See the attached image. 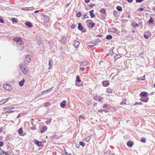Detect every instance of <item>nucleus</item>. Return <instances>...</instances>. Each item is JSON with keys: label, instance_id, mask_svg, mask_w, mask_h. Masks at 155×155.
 <instances>
[{"label": "nucleus", "instance_id": "1", "mask_svg": "<svg viewBox=\"0 0 155 155\" xmlns=\"http://www.w3.org/2000/svg\"><path fill=\"white\" fill-rule=\"evenodd\" d=\"M20 68L22 72L25 74H26L28 72V71L27 69H26L24 66L22 64H20L19 65Z\"/></svg>", "mask_w": 155, "mask_h": 155}, {"label": "nucleus", "instance_id": "2", "mask_svg": "<svg viewBox=\"0 0 155 155\" xmlns=\"http://www.w3.org/2000/svg\"><path fill=\"white\" fill-rule=\"evenodd\" d=\"M3 87L5 89L7 90L11 91L12 89L11 86L9 84H4Z\"/></svg>", "mask_w": 155, "mask_h": 155}, {"label": "nucleus", "instance_id": "3", "mask_svg": "<svg viewBox=\"0 0 155 155\" xmlns=\"http://www.w3.org/2000/svg\"><path fill=\"white\" fill-rule=\"evenodd\" d=\"M30 60V56L29 55H27L25 58L24 61L25 63V64H28Z\"/></svg>", "mask_w": 155, "mask_h": 155}, {"label": "nucleus", "instance_id": "4", "mask_svg": "<svg viewBox=\"0 0 155 155\" xmlns=\"http://www.w3.org/2000/svg\"><path fill=\"white\" fill-rule=\"evenodd\" d=\"M67 39L64 36L61 37V42L63 44H65L67 42Z\"/></svg>", "mask_w": 155, "mask_h": 155}, {"label": "nucleus", "instance_id": "5", "mask_svg": "<svg viewBox=\"0 0 155 155\" xmlns=\"http://www.w3.org/2000/svg\"><path fill=\"white\" fill-rule=\"evenodd\" d=\"M80 44V42L78 41H74L73 42V45L76 48L78 47Z\"/></svg>", "mask_w": 155, "mask_h": 155}, {"label": "nucleus", "instance_id": "6", "mask_svg": "<svg viewBox=\"0 0 155 155\" xmlns=\"http://www.w3.org/2000/svg\"><path fill=\"white\" fill-rule=\"evenodd\" d=\"M92 43L93 44L92 45H97L100 42L99 39H97L96 40L93 41H92Z\"/></svg>", "mask_w": 155, "mask_h": 155}, {"label": "nucleus", "instance_id": "7", "mask_svg": "<svg viewBox=\"0 0 155 155\" xmlns=\"http://www.w3.org/2000/svg\"><path fill=\"white\" fill-rule=\"evenodd\" d=\"M140 96L141 97H146L147 96V94L146 92H143L140 93Z\"/></svg>", "mask_w": 155, "mask_h": 155}, {"label": "nucleus", "instance_id": "8", "mask_svg": "<svg viewBox=\"0 0 155 155\" xmlns=\"http://www.w3.org/2000/svg\"><path fill=\"white\" fill-rule=\"evenodd\" d=\"M94 99L96 101H101L102 100V98L101 97L99 96H96L94 97Z\"/></svg>", "mask_w": 155, "mask_h": 155}, {"label": "nucleus", "instance_id": "9", "mask_svg": "<svg viewBox=\"0 0 155 155\" xmlns=\"http://www.w3.org/2000/svg\"><path fill=\"white\" fill-rule=\"evenodd\" d=\"M25 25L29 28H32V25L29 21H27L25 23Z\"/></svg>", "mask_w": 155, "mask_h": 155}, {"label": "nucleus", "instance_id": "10", "mask_svg": "<svg viewBox=\"0 0 155 155\" xmlns=\"http://www.w3.org/2000/svg\"><path fill=\"white\" fill-rule=\"evenodd\" d=\"M102 84L104 87H107L109 85V83L108 81H105L102 82Z\"/></svg>", "mask_w": 155, "mask_h": 155}, {"label": "nucleus", "instance_id": "11", "mask_svg": "<svg viewBox=\"0 0 155 155\" xmlns=\"http://www.w3.org/2000/svg\"><path fill=\"white\" fill-rule=\"evenodd\" d=\"M35 144L37 145L38 147H40L41 146L42 143L41 142L37 140H35Z\"/></svg>", "mask_w": 155, "mask_h": 155}, {"label": "nucleus", "instance_id": "12", "mask_svg": "<svg viewBox=\"0 0 155 155\" xmlns=\"http://www.w3.org/2000/svg\"><path fill=\"white\" fill-rule=\"evenodd\" d=\"M52 65H53V62H52V60H50L49 61L48 65H49V67L48 68V70H49L52 68Z\"/></svg>", "mask_w": 155, "mask_h": 155}, {"label": "nucleus", "instance_id": "13", "mask_svg": "<svg viewBox=\"0 0 155 155\" xmlns=\"http://www.w3.org/2000/svg\"><path fill=\"white\" fill-rule=\"evenodd\" d=\"M25 80L24 78H23L22 80L19 82V85L20 87H22L24 85V83L25 82Z\"/></svg>", "mask_w": 155, "mask_h": 155}, {"label": "nucleus", "instance_id": "14", "mask_svg": "<svg viewBox=\"0 0 155 155\" xmlns=\"http://www.w3.org/2000/svg\"><path fill=\"white\" fill-rule=\"evenodd\" d=\"M88 64V62L87 61H82L80 64L82 66H86Z\"/></svg>", "mask_w": 155, "mask_h": 155}, {"label": "nucleus", "instance_id": "15", "mask_svg": "<svg viewBox=\"0 0 155 155\" xmlns=\"http://www.w3.org/2000/svg\"><path fill=\"white\" fill-rule=\"evenodd\" d=\"M94 10H91L89 11L90 15L91 18H94L95 17V15L93 13Z\"/></svg>", "mask_w": 155, "mask_h": 155}, {"label": "nucleus", "instance_id": "16", "mask_svg": "<svg viewBox=\"0 0 155 155\" xmlns=\"http://www.w3.org/2000/svg\"><path fill=\"white\" fill-rule=\"evenodd\" d=\"M14 107H5L4 109V110L5 111H9L8 110H11L14 109Z\"/></svg>", "mask_w": 155, "mask_h": 155}, {"label": "nucleus", "instance_id": "17", "mask_svg": "<svg viewBox=\"0 0 155 155\" xmlns=\"http://www.w3.org/2000/svg\"><path fill=\"white\" fill-rule=\"evenodd\" d=\"M47 127H43L40 130V132L41 133H43L47 130Z\"/></svg>", "mask_w": 155, "mask_h": 155}, {"label": "nucleus", "instance_id": "18", "mask_svg": "<svg viewBox=\"0 0 155 155\" xmlns=\"http://www.w3.org/2000/svg\"><path fill=\"white\" fill-rule=\"evenodd\" d=\"M127 145L129 147H131L133 145V143L132 141H129L127 142Z\"/></svg>", "mask_w": 155, "mask_h": 155}, {"label": "nucleus", "instance_id": "19", "mask_svg": "<svg viewBox=\"0 0 155 155\" xmlns=\"http://www.w3.org/2000/svg\"><path fill=\"white\" fill-rule=\"evenodd\" d=\"M33 7H24L21 8L22 10H31L33 9Z\"/></svg>", "mask_w": 155, "mask_h": 155}, {"label": "nucleus", "instance_id": "20", "mask_svg": "<svg viewBox=\"0 0 155 155\" xmlns=\"http://www.w3.org/2000/svg\"><path fill=\"white\" fill-rule=\"evenodd\" d=\"M66 105V101H63L60 103V106L62 107H64Z\"/></svg>", "mask_w": 155, "mask_h": 155}, {"label": "nucleus", "instance_id": "21", "mask_svg": "<svg viewBox=\"0 0 155 155\" xmlns=\"http://www.w3.org/2000/svg\"><path fill=\"white\" fill-rule=\"evenodd\" d=\"M78 28L80 30H82L83 29V27L82 26L80 23L78 24Z\"/></svg>", "mask_w": 155, "mask_h": 155}, {"label": "nucleus", "instance_id": "22", "mask_svg": "<svg viewBox=\"0 0 155 155\" xmlns=\"http://www.w3.org/2000/svg\"><path fill=\"white\" fill-rule=\"evenodd\" d=\"M10 97H9V98H5V99H2V100H3V102H2V104H5L7 101H8L9 99H10Z\"/></svg>", "mask_w": 155, "mask_h": 155}, {"label": "nucleus", "instance_id": "23", "mask_svg": "<svg viewBox=\"0 0 155 155\" xmlns=\"http://www.w3.org/2000/svg\"><path fill=\"white\" fill-rule=\"evenodd\" d=\"M11 21H12L13 23H17L18 22V20L17 19L14 18H12Z\"/></svg>", "mask_w": 155, "mask_h": 155}, {"label": "nucleus", "instance_id": "24", "mask_svg": "<svg viewBox=\"0 0 155 155\" xmlns=\"http://www.w3.org/2000/svg\"><path fill=\"white\" fill-rule=\"evenodd\" d=\"M106 91L108 93H112V89L110 87H108Z\"/></svg>", "mask_w": 155, "mask_h": 155}, {"label": "nucleus", "instance_id": "25", "mask_svg": "<svg viewBox=\"0 0 155 155\" xmlns=\"http://www.w3.org/2000/svg\"><path fill=\"white\" fill-rule=\"evenodd\" d=\"M88 17L87 16V13H84V15L82 16V18L83 19H85V18H87Z\"/></svg>", "mask_w": 155, "mask_h": 155}, {"label": "nucleus", "instance_id": "26", "mask_svg": "<svg viewBox=\"0 0 155 155\" xmlns=\"http://www.w3.org/2000/svg\"><path fill=\"white\" fill-rule=\"evenodd\" d=\"M95 25V23L94 22L90 23L89 24V26L91 28H93Z\"/></svg>", "mask_w": 155, "mask_h": 155}, {"label": "nucleus", "instance_id": "27", "mask_svg": "<svg viewBox=\"0 0 155 155\" xmlns=\"http://www.w3.org/2000/svg\"><path fill=\"white\" fill-rule=\"evenodd\" d=\"M112 36L110 35H108L106 37V38L108 40H110L112 38Z\"/></svg>", "mask_w": 155, "mask_h": 155}, {"label": "nucleus", "instance_id": "28", "mask_svg": "<svg viewBox=\"0 0 155 155\" xmlns=\"http://www.w3.org/2000/svg\"><path fill=\"white\" fill-rule=\"evenodd\" d=\"M149 23L150 24H153L154 23V21L152 18H150L149 20Z\"/></svg>", "mask_w": 155, "mask_h": 155}, {"label": "nucleus", "instance_id": "29", "mask_svg": "<svg viewBox=\"0 0 155 155\" xmlns=\"http://www.w3.org/2000/svg\"><path fill=\"white\" fill-rule=\"evenodd\" d=\"M20 39V38H19L17 37H15L13 39V40L16 41V42L18 43Z\"/></svg>", "mask_w": 155, "mask_h": 155}, {"label": "nucleus", "instance_id": "30", "mask_svg": "<svg viewBox=\"0 0 155 155\" xmlns=\"http://www.w3.org/2000/svg\"><path fill=\"white\" fill-rule=\"evenodd\" d=\"M91 139L90 136H87L85 138V140L87 142H89Z\"/></svg>", "mask_w": 155, "mask_h": 155}, {"label": "nucleus", "instance_id": "31", "mask_svg": "<svg viewBox=\"0 0 155 155\" xmlns=\"http://www.w3.org/2000/svg\"><path fill=\"white\" fill-rule=\"evenodd\" d=\"M141 141L143 143H145L146 142V139L144 137H142L141 138Z\"/></svg>", "mask_w": 155, "mask_h": 155}, {"label": "nucleus", "instance_id": "32", "mask_svg": "<svg viewBox=\"0 0 155 155\" xmlns=\"http://www.w3.org/2000/svg\"><path fill=\"white\" fill-rule=\"evenodd\" d=\"M116 8L118 11H122V8L120 6H117Z\"/></svg>", "mask_w": 155, "mask_h": 155}, {"label": "nucleus", "instance_id": "33", "mask_svg": "<svg viewBox=\"0 0 155 155\" xmlns=\"http://www.w3.org/2000/svg\"><path fill=\"white\" fill-rule=\"evenodd\" d=\"M18 132L20 134H22L23 133L22 129L21 128H19L18 130Z\"/></svg>", "mask_w": 155, "mask_h": 155}, {"label": "nucleus", "instance_id": "34", "mask_svg": "<svg viewBox=\"0 0 155 155\" xmlns=\"http://www.w3.org/2000/svg\"><path fill=\"white\" fill-rule=\"evenodd\" d=\"M143 99V102H148V101L149 98H148V97H146L145 99Z\"/></svg>", "mask_w": 155, "mask_h": 155}, {"label": "nucleus", "instance_id": "35", "mask_svg": "<svg viewBox=\"0 0 155 155\" xmlns=\"http://www.w3.org/2000/svg\"><path fill=\"white\" fill-rule=\"evenodd\" d=\"M101 12L104 14H105L106 13V12L104 8H102L101 10Z\"/></svg>", "mask_w": 155, "mask_h": 155}, {"label": "nucleus", "instance_id": "36", "mask_svg": "<svg viewBox=\"0 0 155 155\" xmlns=\"http://www.w3.org/2000/svg\"><path fill=\"white\" fill-rule=\"evenodd\" d=\"M18 44V45H21L23 44V41H22L21 39L18 41V42L17 43Z\"/></svg>", "mask_w": 155, "mask_h": 155}, {"label": "nucleus", "instance_id": "37", "mask_svg": "<svg viewBox=\"0 0 155 155\" xmlns=\"http://www.w3.org/2000/svg\"><path fill=\"white\" fill-rule=\"evenodd\" d=\"M76 81L78 82H80L81 81L80 77L78 76H77L76 78Z\"/></svg>", "mask_w": 155, "mask_h": 155}, {"label": "nucleus", "instance_id": "38", "mask_svg": "<svg viewBox=\"0 0 155 155\" xmlns=\"http://www.w3.org/2000/svg\"><path fill=\"white\" fill-rule=\"evenodd\" d=\"M79 144L83 147L85 146V143L81 141L79 142Z\"/></svg>", "mask_w": 155, "mask_h": 155}, {"label": "nucleus", "instance_id": "39", "mask_svg": "<svg viewBox=\"0 0 155 155\" xmlns=\"http://www.w3.org/2000/svg\"><path fill=\"white\" fill-rule=\"evenodd\" d=\"M14 112V110H9V111H6L5 112V113H13Z\"/></svg>", "mask_w": 155, "mask_h": 155}, {"label": "nucleus", "instance_id": "40", "mask_svg": "<svg viewBox=\"0 0 155 155\" xmlns=\"http://www.w3.org/2000/svg\"><path fill=\"white\" fill-rule=\"evenodd\" d=\"M120 55H117L114 57V59H117L118 58H120Z\"/></svg>", "mask_w": 155, "mask_h": 155}, {"label": "nucleus", "instance_id": "41", "mask_svg": "<svg viewBox=\"0 0 155 155\" xmlns=\"http://www.w3.org/2000/svg\"><path fill=\"white\" fill-rule=\"evenodd\" d=\"M75 27L76 26L75 24H73L71 25V28L72 29H74L75 28Z\"/></svg>", "mask_w": 155, "mask_h": 155}, {"label": "nucleus", "instance_id": "42", "mask_svg": "<svg viewBox=\"0 0 155 155\" xmlns=\"http://www.w3.org/2000/svg\"><path fill=\"white\" fill-rule=\"evenodd\" d=\"M124 101H123L122 103H120V104L121 105L126 104V103H125L126 100H125V99H124Z\"/></svg>", "mask_w": 155, "mask_h": 155}, {"label": "nucleus", "instance_id": "43", "mask_svg": "<svg viewBox=\"0 0 155 155\" xmlns=\"http://www.w3.org/2000/svg\"><path fill=\"white\" fill-rule=\"evenodd\" d=\"M142 104V103L141 102H136L134 104V105H137V104H140V105H141Z\"/></svg>", "mask_w": 155, "mask_h": 155}, {"label": "nucleus", "instance_id": "44", "mask_svg": "<svg viewBox=\"0 0 155 155\" xmlns=\"http://www.w3.org/2000/svg\"><path fill=\"white\" fill-rule=\"evenodd\" d=\"M77 16L78 17H80L81 16V12H79L77 14Z\"/></svg>", "mask_w": 155, "mask_h": 155}, {"label": "nucleus", "instance_id": "45", "mask_svg": "<svg viewBox=\"0 0 155 155\" xmlns=\"http://www.w3.org/2000/svg\"><path fill=\"white\" fill-rule=\"evenodd\" d=\"M117 12L116 11H114V12H113V13H114V15H115V16H116L117 15Z\"/></svg>", "mask_w": 155, "mask_h": 155}, {"label": "nucleus", "instance_id": "46", "mask_svg": "<svg viewBox=\"0 0 155 155\" xmlns=\"http://www.w3.org/2000/svg\"><path fill=\"white\" fill-rule=\"evenodd\" d=\"M144 10V8H139L138 9V11L140 12L142 11H143Z\"/></svg>", "mask_w": 155, "mask_h": 155}, {"label": "nucleus", "instance_id": "47", "mask_svg": "<svg viewBox=\"0 0 155 155\" xmlns=\"http://www.w3.org/2000/svg\"><path fill=\"white\" fill-rule=\"evenodd\" d=\"M64 152L66 155H71V154H68V153L66 152L65 149Z\"/></svg>", "mask_w": 155, "mask_h": 155}, {"label": "nucleus", "instance_id": "48", "mask_svg": "<svg viewBox=\"0 0 155 155\" xmlns=\"http://www.w3.org/2000/svg\"><path fill=\"white\" fill-rule=\"evenodd\" d=\"M144 38L146 39H148V38H149V36L147 35H144Z\"/></svg>", "mask_w": 155, "mask_h": 155}, {"label": "nucleus", "instance_id": "49", "mask_svg": "<svg viewBox=\"0 0 155 155\" xmlns=\"http://www.w3.org/2000/svg\"><path fill=\"white\" fill-rule=\"evenodd\" d=\"M53 87H52L50 88H49L46 91H42V94H44L45 93V91H49V90H50Z\"/></svg>", "mask_w": 155, "mask_h": 155}, {"label": "nucleus", "instance_id": "50", "mask_svg": "<svg viewBox=\"0 0 155 155\" xmlns=\"http://www.w3.org/2000/svg\"><path fill=\"white\" fill-rule=\"evenodd\" d=\"M134 28H135L136 27H138L139 26V25L137 24V23H136L134 25Z\"/></svg>", "mask_w": 155, "mask_h": 155}, {"label": "nucleus", "instance_id": "51", "mask_svg": "<svg viewBox=\"0 0 155 155\" xmlns=\"http://www.w3.org/2000/svg\"><path fill=\"white\" fill-rule=\"evenodd\" d=\"M51 120H48L46 123L47 124H49L51 123Z\"/></svg>", "mask_w": 155, "mask_h": 155}, {"label": "nucleus", "instance_id": "52", "mask_svg": "<svg viewBox=\"0 0 155 155\" xmlns=\"http://www.w3.org/2000/svg\"><path fill=\"white\" fill-rule=\"evenodd\" d=\"M113 30L114 31V32H116L117 31V29L115 28H113Z\"/></svg>", "mask_w": 155, "mask_h": 155}, {"label": "nucleus", "instance_id": "53", "mask_svg": "<svg viewBox=\"0 0 155 155\" xmlns=\"http://www.w3.org/2000/svg\"><path fill=\"white\" fill-rule=\"evenodd\" d=\"M3 144H4L2 142L0 141V146H2Z\"/></svg>", "mask_w": 155, "mask_h": 155}, {"label": "nucleus", "instance_id": "54", "mask_svg": "<svg viewBox=\"0 0 155 155\" xmlns=\"http://www.w3.org/2000/svg\"><path fill=\"white\" fill-rule=\"evenodd\" d=\"M143 1V0H136V2H141Z\"/></svg>", "mask_w": 155, "mask_h": 155}, {"label": "nucleus", "instance_id": "55", "mask_svg": "<svg viewBox=\"0 0 155 155\" xmlns=\"http://www.w3.org/2000/svg\"><path fill=\"white\" fill-rule=\"evenodd\" d=\"M0 23H3V20L2 18H0Z\"/></svg>", "mask_w": 155, "mask_h": 155}, {"label": "nucleus", "instance_id": "56", "mask_svg": "<svg viewBox=\"0 0 155 155\" xmlns=\"http://www.w3.org/2000/svg\"><path fill=\"white\" fill-rule=\"evenodd\" d=\"M79 118H82V119H84V117L83 116H82V115H80L79 116Z\"/></svg>", "mask_w": 155, "mask_h": 155}, {"label": "nucleus", "instance_id": "57", "mask_svg": "<svg viewBox=\"0 0 155 155\" xmlns=\"http://www.w3.org/2000/svg\"><path fill=\"white\" fill-rule=\"evenodd\" d=\"M95 5V4H91V5H89V7H91L92 8L93 6H94Z\"/></svg>", "mask_w": 155, "mask_h": 155}, {"label": "nucleus", "instance_id": "58", "mask_svg": "<svg viewBox=\"0 0 155 155\" xmlns=\"http://www.w3.org/2000/svg\"><path fill=\"white\" fill-rule=\"evenodd\" d=\"M80 68L81 71H84V68L83 67H81Z\"/></svg>", "mask_w": 155, "mask_h": 155}, {"label": "nucleus", "instance_id": "59", "mask_svg": "<svg viewBox=\"0 0 155 155\" xmlns=\"http://www.w3.org/2000/svg\"><path fill=\"white\" fill-rule=\"evenodd\" d=\"M84 2L85 3H88L90 2V0H85Z\"/></svg>", "mask_w": 155, "mask_h": 155}, {"label": "nucleus", "instance_id": "60", "mask_svg": "<svg viewBox=\"0 0 155 155\" xmlns=\"http://www.w3.org/2000/svg\"><path fill=\"white\" fill-rule=\"evenodd\" d=\"M145 75H144L143 77H141L142 78V80H145Z\"/></svg>", "mask_w": 155, "mask_h": 155}, {"label": "nucleus", "instance_id": "61", "mask_svg": "<svg viewBox=\"0 0 155 155\" xmlns=\"http://www.w3.org/2000/svg\"><path fill=\"white\" fill-rule=\"evenodd\" d=\"M133 1V0H127V1L129 3H131Z\"/></svg>", "mask_w": 155, "mask_h": 155}, {"label": "nucleus", "instance_id": "62", "mask_svg": "<svg viewBox=\"0 0 155 155\" xmlns=\"http://www.w3.org/2000/svg\"><path fill=\"white\" fill-rule=\"evenodd\" d=\"M3 102L2 99L1 101H0V105L2 104H2V103Z\"/></svg>", "mask_w": 155, "mask_h": 155}, {"label": "nucleus", "instance_id": "63", "mask_svg": "<svg viewBox=\"0 0 155 155\" xmlns=\"http://www.w3.org/2000/svg\"><path fill=\"white\" fill-rule=\"evenodd\" d=\"M102 111H105V112H107V110H101Z\"/></svg>", "mask_w": 155, "mask_h": 155}, {"label": "nucleus", "instance_id": "64", "mask_svg": "<svg viewBox=\"0 0 155 155\" xmlns=\"http://www.w3.org/2000/svg\"><path fill=\"white\" fill-rule=\"evenodd\" d=\"M107 106V105L104 104L103 106V108H104L105 107H106Z\"/></svg>", "mask_w": 155, "mask_h": 155}]
</instances>
